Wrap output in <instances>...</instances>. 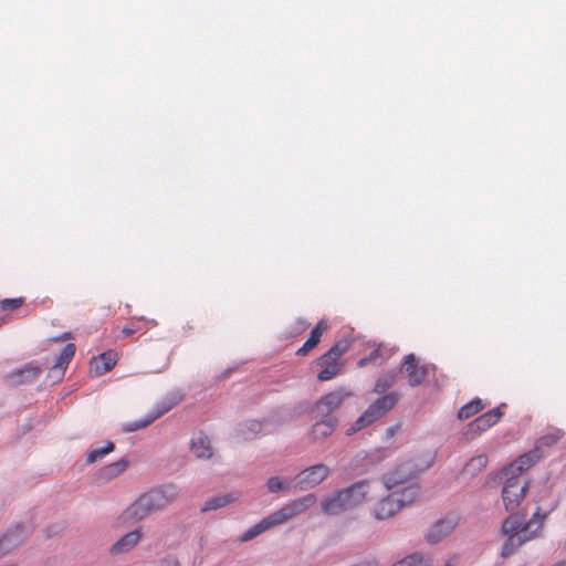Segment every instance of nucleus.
<instances>
[{
  "mask_svg": "<svg viewBox=\"0 0 566 566\" xmlns=\"http://www.w3.org/2000/svg\"><path fill=\"white\" fill-rule=\"evenodd\" d=\"M338 423V420L336 417H324L317 420L311 429V437L313 440H321L329 437L336 426Z\"/></svg>",
  "mask_w": 566,
  "mask_h": 566,
  "instance_id": "nucleus-21",
  "label": "nucleus"
},
{
  "mask_svg": "<svg viewBox=\"0 0 566 566\" xmlns=\"http://www.w3.org/2000/svg\"><path fill=\"white\" fill-rule=\"evenodd\" d=\"M42 369L34 363H29L20 369L11 371L4 376V380L10 386H21L35 381L41 375Z\"/></svg>",
  "mask_w": 566,
  "mask_h": 566,
  "instance_id": "nucleus-13",
  "label": "nucleus"
},
{
  "mask_svg": "<svg viewBox=\"0 0 566 566\" xmlns=\"http://www.w3.org/2000/svg\"><path fill=\"white\" fill-rule=\"evenodd\" d=\"M488 464V457L484 454L476 455L467 463L465 471L469 474H475L483 470Z\"/></svg>",
  "mask_w": 566,
  "mask_h": 566,
  "instance_id": "nucleus-32",
  "label": "nucleus"
},
{
  "mask_svg": "<svg viewBox=\"0 0 566 566\" xmlns=\"http://www.w3.org/2000/svg\"><path fill=\"white\" fill-rule=\"evenodd\" d=\"M117 363V353L107 350L92 359V368L96 375H104L108 373Z\"/></svg>",
  "mask_w": 566,
  "mask_h": 566,
  "instance_id": "nucleus-20",
  "label": "nucleus"
},
{
  "mask_svg": "<svg viewBox=\"0 0 566 566\" xmlns=\"http://www.w3.org/2000/svg\"><path fill=\"white\" fill-rule=\"evenodd\" d=\"M352 566H378V564L374 559H364Z\"/></svg>",
  "mask_w": 566,
  "mask_h": 566,
  "instance_id": "nucleus-41",
  "label": "nucleus"
},
{
  "mask_svg": "<svg viewBox=\"0 0 566 566\" xmlns=\"http://www.w3.org/2000/svg\"><path fill=\"white\" fill-rule=\"evenodd\" d=\"M349 348L350 342L340 339L316 360V365L321 368L317 374L318 380L327 381L340 374L344 366L340 358Z\"/></svg>",
  "mask_w": 566,
  "mask_h": 566,
  "instance_id": "nucleus-4",
  "label": "nucleus"
},
{
  "mask_svg": "<svg viewBox=\"0 0 566 566\" xmlns=\"http://www.w3.org/2000/svg\"><path fill=\"white\" fill-rule=\"evenodd\" d=\"M382 483L388 491H398L399 494L407 488L416 489V500L419 499L420 490L416 473L410 463H403L382 476Z\"/></svg>",
  "mask_w": 566,
  "mask_h": 566,
  "instance_id": "nucleus-7",
  "label": "nucleus"
},
{
  "mask_svg": "<svg viewBox=\"0 0 566 566\" xmlns=\"http://www.w3.org/2000/svg\"><path fill=\"white\" fill-rule=\"evenodd\" d=\"M485 408V405L482 402L480 398H474L464 406H462L458 411V418L460 420H467Z\"/></svg>",
  "mask_w": 566,
  "mask_h": 566,
  "instance_id": "nucleus-25",
  "label": "nucleus"
},
{
  "mask_svg": "<svg viewBox=\"0 0 566 566\" xmlns=\"http://www.w3.org/2000/svg\"><path fill=\"white\" fill-rule=\"evenodd\" d=\"M562 437L563 432L560 430H555L539 438L536 447H539V449L542 447H552L555 443H557L562 439Z\"/></svg>",
  "mask_w": 566,
  "mask_h": 566,
  "instance_id": "nucleus-35",
  "label": "nucleus"
},
{
  "mask_svg": "<svg viewBox=\"0 0 566 566\" xmlns=\"http://www.w3.org/2000/svg\"><path fill=\"white\" fill-rule=\"evenodd\" d=\"M179 496V490L174 484H166L142 494L126 511V517L142 521L149 514L166 509Z\"/></svg>",
  "mask_w": 566,
  "mask_h": 566,
  "instance_id": "nucleus-2",
  "label": "nucleus"
},
{
  "mask_svg": "<svg viewBox=\"0 0 566 566\" xmlns=\"http://www.w3.org/2000/svg\"><path fill=\"white\" fill-rule=\"evenodd\" d=\"M505 478V484L502 490V497L506 511H514L524 499L528 489V482L525 476L509 475Z\"/></svg>",
  "mask_w": 566,
  "mask_h": 566,
  "instance_id": "nucleus-8",
  "label": "nucleus"
},
{
  "mask_svg": "<svg viewBox=\"0 0 566 566\" xmlns=\"http://www.w3.org/2000/svg\"><path fill=\"white\" fill-rule=\"evenodd\" d=\"M237 497L232 494L217 495L206 501L202 511H212L226 506Z\"/></svg>",
  "mask_w": 566,
  "mask_h": 566,
  "instance_id": "nucleus-29",
  "label": "nucleus"
},
{
  "mask_svg": "<svg viewBox=\"0 0 566 566\" xmlns=\"http://www.w3.org/2000/svg\"><path fill=\"white\" fill-rule=\"evenodd\" d=\"M403 566H430V559L421 554H412L401 560Z\"/></svg>",
  "mask_w": 566,
  "mask_h": 566,
  "instance_id": "nucleus-36",
  "label": "nucleus"
},
{
  "mask_svg": "<svg viewBox=\"0 0 566 566\" xmlns=\"http://www.w3.org/2000/svg\"><path fill=\"white\" fill-rule=\"evenodd\" d=\"M457 522L452 517L442 518L436 522L426 535L429 543L436 544L448 536L455 527Z\"/></svg>",
  "mask_w": 566,
  "mask_h": 566,
  "instance_id": "nucleus-16",
  "label": "nucleus"
},
{
  "mask_svg": "<svg viewBox=\"0 0 566 566\" xmlns=\"http://www.w3.org/2000/svg\"><path fill=\"white\" fill-rule=\"evenodd\" d=\"M399 400V395L395 391L384 395L376 399L365 412L355 421V423L348 429L347 434H353L363 428L371 424L377 419L382 417L389 410H391Z\"/></svg>",
  "mask_w": 566,
  "mask_h": 566,
  "instance_id": "nucleus-6",
  "label": "nucleus"
},
{
  "mask_svg": "<svg viewBox=\"0 0 566 566\" xmlns=\"http://www.w3.org/2000/svg\"><path fill=\"white\" fill-rule=\"evenodd\" d=\"M24 304V297L4 298L0 301V311H14Z\"/></svg>",
  "mask_w": 566,
  "mask_h": 566,
  "instance_id": "nucleus-37",
  "label": "nucleus"
},
{
  "mask_svg": "<svg viewBox=\"0 0 566 566\" xmlns=\"http://www.w3.org/2000/svg\"><path fill=\"white\" fill-rule=\"evenodd\" d=\"M190 448L198 459H210L213 455L211 441L203 432H198L191 438Z\"/></svg>",
  "mask_w": 566,
  "mask_h": 566,
  "instance_id": "nucleus-19",
  "label": "nucleus"
},
{
  "mask_svg": "<svg viewBox=\"0 0 566 566\" xmlns=\"http://www.w3.org/2000/svg\"><path fill=\"white\" fill-rule=\"evenodd\" d=\"M115 449V444L112 441H107L103 448L92 449L87 452V463H94L101 461L106 454L111 453Z\"/></svg>",
  "mask_w": 566,
  "mask_h": 566,
  "instance_id": "nucleus-30",
  "label": "nucleus"
},
{
  "mask_svg": "<svg viewBox=\"0 0 566 566\" xmlns=\"http://www.w3.org/2000/svg\"><path fill=\"white\" fill-rule=\"evenodd\" d=\"M350 394L344 389H336L323 396L314 406L316 418L333 417L332 413L340 408Z\"/></svg>",
  "mask_w": 566,
  "mask_h": 566,
  "instance_id": "nucleus-10",
  "label": "nucleus"
},
{
  "mask_svg": "<svg viewBox=\"0 0 566 566\" xmlns=\"http://www.w3.org/2000/svg\"><path fill=\"white\" fill-rule=\"evenodd\" d=\"M553 566H565V565H564V563H557V564H555Z\"/></svg>",
  "mask_w": 566,
  "mask_h": 566,
  "instance_id": "nucleus-42",
  "label": "nucleus"
},
{
  "mask_svg": "<svg viewBox=\"0 0 566 566\" xmlns=\"http://www.w3.org/2000/svg\"><path fill=\"white\" fill-rule=\"evenodd\" d=\"M148 322L143 319V318H138V319H135V321H132L128 325H126L122 333L125 335V336H132L133 334L137 333V332H140V331H146L148 327Z\"/></svg>",
  "mask_w": 566,
  "mask_h": 566,
  "instance_id": "nucleus-34",
  "label": "nucleus"
},
{
  "mask_svg": "<svg viewBox=\"0 0 566 566\" xmlns=\"http://www.w3.org/2000/svg\"><path fill=\"white\" fill-rule=\"evenodd\" d=\"M263 532H264V530L261 526V523L259 522L258 524H255L254 526H252L251 528L245 531L241 535L240 539H241V542H248V541L256 537L258 535L262 534Z\"/></svg>",
  "mask_w": 566,
  "mask_h": 566,
  "instance_id": "nucleus-38",
  "label": "nucleus"
},
{
  "mask_svg": "<svg viewBox=\"0 0 566 566\" xmlns=\"http://www.w3.org/2000/svg\"><path fill=\"white\" fill-rule=\"evenodd\" d=\"M369 482L360 481L349 488L339 490L325 497L321 502V509L324 514L337 515L345 511L352 510L361 504L368 495Z\"/></svg>",
  "mask_w": 566,
  "mask_h": 566,
  "instance_id": "nucleus-3",
  "label": "nucleus"
},
{
  "mask_svg": "<svg viewBox=\"0 0 566 566\" xmlns=\"http://www.w3.org/2000/svg\"><path fill=\"white\" fill-rule=\"evenodd\" d=\"M262 429V424L258 420H249L239 429V436L243 440H249L256 436Z\"/></svg>",
  "mask_w": 566,
  "mask_h": 566,
  "instance_id": "nucleus-31",
  "label": "nucleus"
},
{
  "mask_svg": "<svg viewBox=\"0 0 566 566\" xmlns=\"http://www.w3.org/2000/svg\"><path fill=\"white\" fill-rule=\"evenodd\" d=\"M266 488L269 492L276 493L280 491L289 490L291 488V482L279 476H272L268 480Z\"/></svg>",
  "mask_w": 566,
  "mask_h": 566,
  "instance_id": "nucleus-33",
  "label": "nucleus"
},
{
  "mask_svg": "<svg viewBox=\"0 0 566 566\" xmlns=\"http://www.w3.org/2000/svg\"><path fill=\"white\" fill-rule=\"evenodd\" d=\"M76 347L73 343H69L65 345L61 354L56 357L52 370L57 371L60 376H63L67 365L73 359L75 355Z\"/></svg>",
  "mask_w": 566,
  "mask_h": 566,
  "instance_id": "nucleus-23",
  "label": "nucleus"
},
{
  "mask_svg": "<svg viewBox=\"0 0 566 566\" xmlns=\"http://www.w3.org/2000/svg\"><path fill=\"white\" fill-rule=\"evenodd\" d=\"M399 429H400L399 424L387 428L386 432H385L386 439L387 440L392 439L396 436V433L399 431Z\"/></svg>",
  "mask_w": 566,
  "mask_h": 566,
  "instance_id": "nucleus-40",
  "label": "nucleus"
},
{
  "mask_svg": "<svg viewBox=\"0 0 566 566\" xmlns=\"http://www.w3.org/2000/svg\"><path fill=\"white\" fill-rule=\"evenodd\" d=\"M142 533L138 530L128 532L122 536L111 548L113 554H125L132 551L139 542Z\"/></svg>",
  "mask_w": 566,
  "mask_h": 566,
  "instance_id": "nucleus-22",
  "label": "nucleus"
},
{
  "mask_svg": "<svg viewBox=\"0 0 566 566\" xmlns=\"http://www.w3.org/2000/svg\"><path fill=\"white\" fill-rule=\"evenodd\" d=\"M505 405L493 408L475 418L467 427L465 434L474 438L496 424L503 416Z\"/></svg>",
  "mask_w": 566,
  "mask_h": 566,
  "instance_id": "nucleus-11",
  "label": "nucleus"
},
{
  "mask_svg": "<svg viewBox=\"0 0 566 566\" xmlns=\"http://www.w3.org/2000/svg\"><path fill=\"white\" fill-rule=\"evenodd\" d=\"M172 405H166L161 409L157 410L155 413L150 415L144 420H138L129 423L126 428V431H137L139 429L148 427L153 423L157 418L161 417L164 413L168 412L171 409Z\"/></svg>",
  "mask_w": 566,
  "mask_h": 566,
  "instance_id": "nucleus-26",
  "label": "nucleus"
},
{
  "mask_svg": "<svg viewBox=\"0 0 566 566\" xmlns=\"http://www.w3.org/2000/svg\"><path fill=\"white\" fill-rule=\"evenodd\" d=\"M287 521H289V518H287L283 507H281L280 510H277V511L271 513L270 515L265 516L264 518H262L260 521V523L265 532V531H268L274 526L281 525Z\"/></svg>",
  "mask_w": 566,
  "mask_h": 566,
  "instance_id": "nucleus-28",
  "label": "nucleus"
},
{
  "mask_svg": "<svg viewBox=\"0 0 566 566\" xmlns=\"http://www.w3.org/2000/svg\"><path fill=\"white\" fill-rule=\"evenodd\" d=\"M317 501V497L313 493H308L302 497L295 499L287 504L283 505V510L289 518L292 520L293 517L305 513L308 509H311Z\"/></svg>",
  "mask_w": 566,
  "mask_h": 566,
  "instance_id": "nucleus-15",
  "label": "nucleus"
},
{
  "mask_svg": "<svg viewBox=\"0 0 566 566\" xmlns=\"http://www.w3.org/2000/svg\"><path fill=\"white\" fill-rule=\"evenodd\" d=\"M416 501L415 488H407L401 494L398 491H389V494L374 506V516L379 521L390 518L405 506L411 505Z\"/></svg>",
  "mask_w": 566,
  "mask_h": 566,
  "instance_id": "nucleus-5",
  "label": "nucleus"
},
{
  "mask_svg": "<svg viewBox=\"0 0 566 566\" xmlns=\"http://www.w3.org/2000/svg\"><path fill=\"white\" fill-rule=\"evenodd\" d=\"M545 515L535 512L528 522H525L524 515L512 514L502 525V531L507 535V539L502 547V556L512 555L520 546L538 536L543 526Z\"/></svg>",
  "mask_w": 566,
  "mask_h": 566,
  "instance_id": "nucleus-1",
  "label": "nucleus"
},
{
  "mask_svg": "<svg viewBox=\"0 0 566 566\" xmlns=\"http://www.w3.org/2000/svg\"><path fill=\"white\" fill-rule=\"evenodd\" d=\"M128 468V461L120 459L116 462L103 467L98 472V478L102 481H111L120 475Z\"/></svg>",
  "mask_w": 566,
  "mask_h": 566,
  "instance_id": "nucleus-24",
  "label": "nucleus"
},
{
  "mask_svg": "<svg viewBox=\"0 0 566 566\" xmlns=\"http://www.w3.org/2000/svg\"><path fill=\"white\" fill-rule=\"evenodd\" d=\"M397 378L398 373L395 370L381 375L375 384L374 391L379 395L384 394L387 389L396 385Z\"/></svg>",
  "mask_w": 566,
  "mask_h": 566,
  "instance_id": "nucleus-27",
  "label": "nucleus"
},
{
  "mask_svg": "<svg viewBox=\"0 0 566 566\" xmlns=\"http://www.w3.org/2000/svg\"><path fill=\"white\" fill-rule=\"evenodd\" d=\"M378 357H379V349H375L370 353L369 356L363 357L361 359H359L358 366L365 367L368 364L376 363Z\"/></svg>",
  "mask_w": 566,
  "mask_h": 566,
  "instance_id": "nucleus-39",
  "label": "nucleus"
},
{
  "mask_svg": "<svg viewBox=\"0 0 566 566\" xmlns=\"http://www.w3.org/2000/svg\"><path fill=\"white\" fill-rule=\"evenodd\" d=\"M25 532L19 525L0 537V558L11 553L25 541Z\"/></svg>",
  "mask_w": 566,
  "mask_h": 566,
  "instance_id": "nucleus-17",
  "label": "nucleus"
},
{
  "mask_svg": "<svg viewBox=\"0 0 566 566\" xmlns=\"http://www.w3.org/2000/svg\"><path fill=\"white\" fill-rule=\"evenodd\" d=\"M328 329V323L325 319L319 321L316 326L312 329L310 337L303 344L302 347H300L296 350V355L298 356H305L310 352H312L321 342V338L323 334Z\"/></svg>",
  "mask_w": 566,
  "mask_h": 566,
  "instance_id": "nucleus-18",
  "label": "nucleus"
},
{
  "mask_svg": "<svg viewBox=\"0 0 566 566\" xmlns=\"http://www.w3.org/2000/svg\"><path fill=\"white\" fill-rule=\"evenodd\" d=\"M542 457L539 447H535L527 453L522 454L517 460L504 468L502 471L503 476L520 475L523 476V471L533 467Z\"/></svg>",
  "mask_w": 566,
  "mask_h": 566,
  "instance_id": "nucleus-14",
  "label": "nucleus"
},
{
  "mask_svg": "<svg viewBox=\"0 0 566 566\" xmlns=\"http://www.w3.org/2000/svg\"><path fill=\"white\" fill-rule=\"evenodd\" d=\"M400 370L407 375L408 384L411 387L420 386L428 376V367L420 365L413 354L405 357Z\"/></svg>",
  "mask_w": 566,
  "mask_h": 566,
  "instance_id": "nucleus-12",
  "label": "nucleus"
},
{
  "mask_svg": "<svg viewBox=\"0 0 566 566\" xmlns=\"http://www.w3.org/2000/svg\"><path fill=\"white\" fill-rule=\"evenodd\" d=\"M329 468L323 463L304 469L295 476V485L300 490H308L317 486L329 475Z\"/></svg>",
  "mask_w": 566,
  "mask_h": 566,
  "instance_id": "nucleus-9",
  "label": "nucleus"
}]
</instances>
